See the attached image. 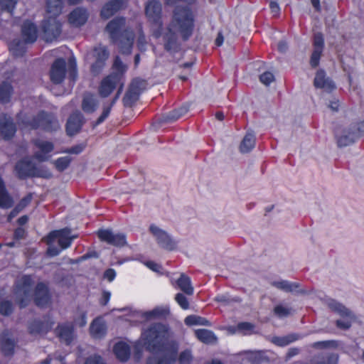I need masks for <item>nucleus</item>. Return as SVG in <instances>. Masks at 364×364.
<instances>
[{
  "label": "nucleus",
  "mask_w": 364,
  "mask_h": 364,
  "mask_svg": "<svg viewBox=\"0 0 364 364\" xmlns=\"http://www.w3.org/2000/svg\"><path fill=\"white\" fill-rule=\"evenodd\" d=\"M126 18L117 16L111 20L105 27L112 43L117 44L122 54H129L132 52L134 41V33L125 28Z\"/></svg>",
  "instance_id": "obj_3"
},
{
  "label": "nucleus",
  "mask_w": 364,
  "mask_h": 364,
  "mask_svg": "<svg viewBox=\"0 0 364 364\" xmlns=\"http://www.w3.org/2000/svg\"><path fill=\"white\" fill-rule=\"evenodd\" d=\"M337 144L339 147L346 146L352 144L357 139L355 134L349 132L348 134L337 136Z\"/></svg>",
  "instance_id": "obj_43"
},
{
  "label": "nucleus",
  "mask_w": 364,
  "mask_h": 364,
  "mask_svg": "<svg viewBox=\"0 0 364 364\" xmlns=\"http://www.w3.org/2000/svg\"><path fill=\"white\" fill-rule=\"evenodd\" d=\"M60 252V250L54 246H49L47 249L46 253L50 257L58 256Z\"/></svg>",
  "instance_id": "obj_61"
},
{
  "label": "nucleus",
  "mask_w": 364,
  "mask_h": 364,
  "mask_svg": "<svg viewBox=\"0 0 364 364\" xmlns=\"http://www.w3.org/2000/svg\"><path fill=\"white\" fill-rule=\"evenodd\" d=\"M50 79L55 85L63 82L66 75V62L64 58H58L54 60L50 69Z\"/></svg>",
  "instance_id": "obj_11"
},
{
  "label": "nucleus",
  "mask_w": 364,
  "mask_h": 364,
  "mask_svg": "<svg viewBox=\"0 0 364 364\" xmlns=\"http://www.w3.org/2000/svg\"><path fill=\"white\" fill-rule=\"evenodd\" d=\"M184 322L187 326H210V323L207 318L197 315H190L186 316L184 320Z\"/></svg>",
  "instance_id": "obj_38"
},
{
  "label": "nucleus",
  "mask_w": 364,
  "mask_h": 364,
  "mask_svg": "<svg viewBox=\"0 0 364 364\" xmlns=\"http://www.w3.org/2000/svg\"><path fill=\"white\" fill-rule=\"evenodd\" d=\"M89 14L86 9L77 7L68 15L69 23L75 27H80L86 23Z\"/></svg>",
  "instance_id": "obj_21"
},
{
  "label": "nucleus",
  "mask_w": 364,
  "mask_h": 364,
  "mask_svg": "<svg viewBox=\"0 0 364 364\" xmlns=\"http://www.w3.org/2000/svg\"><path fill=\"white\" fill-rule=\"evenodd\" d=\"M52 296L47 284L39 282L33 290V302L39 308H46L50 304Z\"/></svg>",
  "instance_id": "obj_7"
},
{
  "label": "nucleus",
  "mask_w": 364,
  "mask_h": 364,
  "mask_svg": "<svg viewBox=\"0 0 364 364\" xmlns=\"http://www.w3.org/2000/svg\"><path fill=\"white\" fill-rule=\"evenodd\" d=\"M259 80L265 85H269L274 80V76L271 72L267 71L259 75Z\"/></svg>",
  "instance_id": "obj_53"
},
{
  "label": "nucleus",
  "mask_w": 364,
  "mask_h": 364,
  "mask_svg": "<svg viewBox=\"0 0 364 364\" xmlns=\"http://www.w3.org/2000/svg\"><path fill=\"white\" fill-rule=\"evenodd\" d=\"M126 5L127 1L125 0H110L102 6L100 11V16L103 19H108L117 11L125 8Z\"/></svg>",
  "instance_id": "obj_17"
},
{
  "label": "nucleus",
  "mask_w": 364,
  "mask_h": 364,
  "mask_svg": "<svg viewBox=\"0 0 364 364\" xmlns=\"http://www.w3.org/2000/svg\"><path fill=\"white\" fill-rule=\"evenodd\" d=\"M24 129L31 130L41 129L46 132H53L60 128L59 122L54 114L45 110L39 111L31 118L25 117L19 122Z\"/></svg>",
  "instance_id": "obj_5"
},
{
  "label": "nucleus",
  "mask_w": 364,
  "mask_h": 364,
  "mask_svg": "<svg viewBox=\"0 0 364 364\" xmlns=\"http://www.w3.org/2000/svg\"><path fill=\"white\" fill-rule=\"evenodd\" d=\"M14 199L6 190L5 183L0 176V208L9 209L14 205Z\"/></svg>",
  "instance_id": "obj_27"
},
{
  "label": "nucleus",
  "mask_w": 364,
  "mask_h": 364,
  "mask_svg": "<svg viewBox=\"0 0 364 364\" xmlns=\"http://www.w3.org/2000/svg\"><path fill=\"white\" fill-rule=\"evenodd\" d=\"M296 338L294 337V336H289L287 337L278 338H277V344L281 346H284L289 345L292 341H294Z\"/></svg>",
  "instance_id": "obj_57"
},
{
  "label": "nucleus",
  "mask_w": 364,
  "mask_h": 364,
  "mask_svg": "<svg viewBox=\"0 0 364 364\" xmlns=\"http://www.w3.org/2000/svg\"><path fill=\"white\" fill-rule=\"evenodd\" d=\"M328 306L331 309L335 312H337L341 316H350V311L341 303H338L336 301H332L329 303Z\"/></svg>",
  "instance_id": "obj_44"
},
{
  "label": "nucleus",
  "mask_w": 364,
  "mask_h": 364,
  "mask_svg": "<svg viewBox=\"0 0 364 364\" xmlns=\"http://www.w3.org/2000/svg\"><path fill=\"white\" fill-rule=\"evenodd\" d=\"M104 275L105 277L107 278L109 282H112L116 277V272L114 269L109 268L105 272Z\"/></svg>",
  "instance_id": "obj_62"
},
{
  "label": "nucleus",
  "mask_w": 364,
  "mask_h": 364,
  "mask_svg": "<svg viewBox=\"0 0 364 364\" xmlns=\"http://www.w3.org/2000/svg\"><path fill=\"white\" fill-rule=\"evenodd\" d=\"M111 294L109 291H104L102 297L100 300V304L102 306H106L110 300Z\"/></svg>",
  "instance_id": "obj_60"
},
{
  "label": "nucleus",
  "mask_w": 364,
  "mask_h": 364,
  "mask_svg": "<svg viewBox=\"0 0 364 364\" xmlns=\"http://www.w3.org/2000/svg\"><path fill=\"white\" fill-rule=\"evenodd\" d=\"M178 287L185 294L192 295L193 294V287L189 277L185 274H181L180 277L176 280Z\"/></svg>",
  "instance_id": "obj_32"
},
{
  "label": "nucleus",
  "mask_w": 364,
  "mask_h": 364,
  "mask_svg": "<svg viewBox=\"0 0 364 364\" xmlns=\"http://www.w3.org/2000/svg\"><path fill=\"white\" fill-rule=\"evenodd\" d=\"M150 232L156 237L158 245L167 250H173L176 247V242L164 230L160 229L155 225H151Z\"/></svg>",
  "instance_id": "obj_10"
},
{
  "label": "nucleus",
  "mask_w": 364,
  "mask_h": 364,
  "mask_svg": "<svg viewBox=\"0 0 364 364\" xmlns=\"http://www.w3.org/2000/svg\"><path fill=\"white\" fill-rule=\"evenodd\" d=\"M216 302L222 303V304H228L230 301V299L228 296L225 294H218L215 297L214 299Z\"/></svg>",
  "instance_id": "obj_64"
},
{
  "label": "nucleus",
  "mask_w": 364,
  "mask_h": 364,
  "mask_svg": "<svg viewBox=\"0 0 364 364\" xmlns=\"http://www.w3.org/2000/svg\"><path fill=\"white\" fill-rule=\"evenodd\" d=\"M122 85H121L120 87L118 89V90H117L115 96L112 99L111 103L108 106L104 107L102 114H100V116L97 118V121L95 122V125L100 124L108 117V116L109 115V114L111 112L112 107L115 104L116 101L118 100V98L122 92Z\"/></svg>",
  "instance_id": "obj_34"
},
{
  "label": "nucleus",
  "mask_w": 364,
  "mask_h": 364,
  "mask_svg": "<svg viewBox=\"0 0 364 364\" xmlns=\"http://www.w3.org/2000/svg\"><path fill=\"white\" fill-rule=\"evenodd\" d=\"M17 131L16 125L11 117L0 116V136L4 140L11 139Z\"/></svg>",
  "instance_id": "obj_15"
},
{
  "label": "nucleus",
  "mask_w": 364,
  "mask_h": 364,
  "mask_svg": "<svg viewBox=\"0 0 364 364\" xmlns=\"http://www.w3.org/2000/svg\"><path fill=\"white\" fill-rule=\"evenodd\" d=\"M168 327L161 323L151 324L142 333L146 350L153 355L161 354L160 357L149 356L146 364H173L177 360L179 364H191L193 360L191 350L182 351L178 358V345L174 341H168Z\"/></svg>",
  "instance_id": "obj_1"
},
{
  "label": "nucleus",
  "mask_w": 364,
  "mask_h": 364,
  "mask_svg": "<svg viewBox=\"0 0 364 364\" xmlns=\"http://www.w3.org/2000/svg\"><path fill=\"white\" fill-rule=\"evenodd\" d=\"M15 171L18 178L21 180L33 178L36 164L29 159H22L16 162Z\"/></svg>",
  "instance_id": "obj_14"
},
{
  "label": "nucleus",
  "mask_w": 364,
  "mask_h": 364,
  "mask_svg": "<svg viewBox=\"0 0 364 364\" xmlns=\"http://www.w3.org/2000/svg\"><path fill=\"white\" fill-rule=\"evenodd\" d=\"M254 327V325L250 322H240L237 325V329L242 332L251 331Z\"/></svg>",
  "instance_id": "obj_56"
},
{
  "label": "nucleus",
  "mask_w": 364,
  "mask_h": 364,
  "mask_svg": "<svg viewBox=\"0 0 364 364\" xmlns=\"http://www.w3.org/2000/svg\"><path fill=\"white\" fill-rule=\"evenodd\" d=\"M58 238V243L61 250H65L70 247L73 242V237L70 236V230L68 229H61Z\"/></svg>",
  "instance_id": "obj_35"
},
{
  "label": "nucleus",
  "mask_w": 364,
  "mask_h": 364,
  "mask_svg": "<svg viewBox=\"0 0 364 364\" xmlns=\"http://www.w3.org/2000/svg\"><path fill=\"white\" fill-rule=\"evenodd\" d=\"M17 0H0V6L1 11H6L12 13L14 10Z\"/></svg>",
  "instance_id": "obj_47"
},
{
  "label": "nucleus",
  "mask_w": 364,
  "mask_h": 364,
  "mask_svg": "<svg viewBox=\"0 0 364 364\" xmlns=\"http://www.w3.org/2000/svg\"><path fill=\"white\" fill-rule=\"evenodd\" d=\"M10 51L15 57H22L26 52V47L25 43L21 41H14L10 46Z\"/></svg>",
  "instance_id": "obj_40"
},
{
  "label": "nucleus",
  "mask_w": 364,
  "mask_h": 364,
  "mask_svg": "<svg viewBox=\"0 0 364 364\" xmlns=\"http://www.w3.org/2000/svg\"><path fill=\"white\" fill-rule=\"evenodd\" d=\"M37 26L31 20H26L21 26V35L25 43H33L38 38Z\"/></svg>",
  "instance_id": "obj_19"
},
{
  "label": "nucleus",
  "mask_w": 364,
  "mask_h": 364,
  "mask_svg": "<svg viewBox=\"0 0 364 364\" xmlns=\"http://www.w3.org/2000/svg\"><path fill=\"white\" fill-rule=\"evenodd\" d=\"M86 148V144L82 143L73 146L70 148L66 149L63 152L70 154H79L82 153Z\"/></svg>",
  "instance_id": "obj_51"
},
{
  "label": "nucleus",
  "mask_w": 364,
  "mask_h": 364,
  "mask_svg": "<svg viewBox=\"0 0 364 364\" xmlns=\"http://www.w3.org/2000/svg\"><path fill=\"white\" fill-rule=\"evenodd\" d=\"M71 161L72 158L67 156L58 158L53 164L58 171L63 172L70 166Z\"/></svg>",
  "instance_id": "obj_42"
},
{
  "label": "nucleus",
  "mask_w": 364,
  "mask_h": 364,
  "mask_svg": "<svg viewBox=\"0 0 364 364\" xmlns=\"http://www.w3.org/2000/svg\"><path fill=\"white\" fill-rule=\"evenodd\" d=\"M336 326L340 329L347 330L350 328L351 322L350 321L337 320L336 321Z\"/></svg>",
  "instance_id": "obj_59"
},
{
  "label": "nucleus",
  "mask_w": 364,
  "mask_h": 364,
  "mask_svg": "<svg viewBox=\"0 0 364 364\" xmlns=\"http://www.w3.org/2000/svg\"><path fill=\"white\" fill-rule=\"evenodd\" d=\"M269 9L271 10V12L274 15H277L279 14L280 8L277 1H271L269 3Z\"/></svg>",
  "instance_id": "obj_63"
},
{
  "label": "nucleus",
  "mask_w": 364,
  "mask_h": 364,
  "mask_svg": "<svg viewBox=\"0 0 364 364\" xmlns=\"http://www.w3.org/2000/svg\"><path fill=\"white\" fill-rule=\"evenodd\" d=\"M84 364H106L102 358L98 355H91L86 358Z\"/></svg>",
  "instance_id": "obj_54"
},
{
  "label": "nucleus",
  "mask_w": 364,
  "mask_h": 364,
  "mask_svg": "<svg viewBox=\"0 0 364 364\" xmlns=\"http://www.w3.org/2000/svg\"><path fill=\"white\" fill-rule=\"evenodd\" d=\"M10 332L8 329L3 331L0 334V346L4 356H11L14 354L15 341L9 338Z\"/></svg>",
  "instance_id": "obj_23"
},
{
  "label": "nucleus",
  "mask_w": 364,
  "mask_h": 364,
  "mask_svg": "<svg viewBox=\"0 0 364 364\" xmlns=\"http://www.w3.org/2000/svg\"><path fill=\"white\" fill-rule=\"evenodd\" d=\"M314 85L316 88L323 89L327 92H331L336 88V85L332 80L326 77L323 70H317L314 80Z\"/></svg>",
  "instance_id": "obj_24"
},
{
  "label": "nucleus",
  "mask_w": 364,
  "mask_h": 364,
  "mask_svg": "<svg viewBox=\"0 0 364 364\" xmlns=\"http://www.w3.org/2000/svg\"><path fill=\"white\" fill-rule=\"evenodd\" d=\"M119 81V77L116 73H112L105 77L99 86V94L102 97H108L115 89Z\"/></svg>",
  "instance_id": "obj_16"
},
{
  "label": "nucleus",
  "mask_w": 364,
  "mask_h": 364,
  "mask_svg": "<svg viewBox=\"0 0 364 364\" xmlns=\"http://www.w3.org/2000/svg\"><path fill=\"white\" fill-rule=\"evenodd\" d=\"M113 352L116 358L121 362H126L130 358V347L125 342L119 341L116 343L113 347Z\"/></svg>",
  "instance_id": "obj_26"
},
{
  "label": "nucleus",
  "mask_w": 364,
  "mask_h": 364,
  "mask_svg": "<svg viewBox=\"0 0 364 364\" xmlns=\"http://www.w3.org/2000/svg\"><path fill=\"white\" fill-rule=\"evenodd\" d=\"M314 50L310 58V65L313 68L318 66L320 59L323 52L325 43L324 37L322 33L317 32L313 37Z\"/></svg>",
  "instance_id": "obj_12"
},
{
  "label": "nucleus",
  "mask_w": 364,
  "mask_h": 364,
  "mask_svg": "<svg viewBox=\"0 0 364 364\" xmlns=\"http://www.w3.org/2000/svg\"><path fill=\"white\" fill-rule=\"evenodd\" d=\"M14 307L13 303L9 300H2L0 301V314L4 316H9L14 312Z\"/></svg>",
  "instance_id": "obj_45"
},
{
  "label": "nucleus",
  "mask_w": 364,
  "mask_h": 364,
  "mask_svg": "<svg viewBox=\"0 0 364 364\" xmlns=\"http://www.w3.org/2000/svg\"><path fill=\"white\" fill-rule=\"evenodd\" d=\"M69 66H70V68H69V78L75 82L76 78H77V65H76V62H75V60L73 58H70L69 59Z\"/></svg>",
  "instance_id": "obj_52"
},
{
  "label": "nucleus",
  "mask_w": 364,
  "mask_h": 364,
  "mask_svg": "<svg viewBox=\"0 0 364 364\" xmlns=\"http://www.w3.org/2000/svg\"><path fill=\"white\" fill-rule=\"evenodd\" d=\"M33 178H42L45 179H49L53 177L52 172L44 166L38 167L36 165V171H34Z\"/></svg>",
  "instance_id": "obj_46"
},
{
  "label": "nucleus",
  "mask_w": 364,
  "mask_h": 364,
  "mask_svg": "<svg viewBox=\"0 0 364 364\" xmlns=\"http://www.w3.org/2000/svg\"><path fill=\"white\" fill-rule=\"evenodd\" d=\"M272 285L276 288L283 290L286 292H292L296 291L300 287L299 283L289 282L286 280L275 281L272 282Z\"/></svg>",
  "instance_id": "obj_37"
},
{
  "label": "nucleus",
  "mask_w": 364,
  "mask_h": 364,
  "mask_svg": "<svg viewBox=\"0 0 364 364\" xmlns=\"http://www.w3.org/2000/svg\"><path fill=\"white\" fill-rule=\"evenodd\" d=\"M82 108L86 113H93L97 108V102L91 95L85 96L82 100Z\"/></svg>",
  "instance_id": "obj_39"
},
{
  "label": "nucleus",
  "mask_w": 364,
  "mask_h": 364,
  "mask_svg": "<svg viewBox=\"0 0 364 364\" xmlns=\"http://www.w3.org/2000/svg\"><path fill=\"white\" fill-rule=\"evenodd\" d=\"M56 333L61 342L70 345L73 340L74 327L70 323L60 324L56 328Z\"/></svg>",
  "instance_id": "obj_25"
},
{
  "label": "nucleus",
  "mask_w": 364,
  "mask_h": 364,
  "mask_svg": "<svg viewBox=\"0 0 364 364\" xmlns=\"http://www.w3.org/2000/svg\"><path fill=\"white\" fill-rule=\"evenodd\" d=\"M274 314L279 318L286 317L291 314V309L279 304L274 306Z\"/></svg>",
  "instance_id": "obj_48"
},
{
  "label": "nucleus",
  "mask_w": 364,
  "mask_h": 364,
  "mask_svg": "<svg viewBox=\"0 0 364 364\" xmlns=\"http://www.w3.org/2000/svg\"><path fill=\"white\" fill-rule=\"evenodd\" d=\"M90 332L93 337L100 338L105 334V327L98 318L92 321L90 326Z\"/></svg>",
  "instance_id": "obj_36"
},
{
  "label": "nucleus",
  "mask_w": 364,
  "mask_h": 364,
  "mask_svg": "<svg viewBox=\"0 0 364 364\" xmlns=\"http://www.w3.org/2000/svg\"><path fill=\"white\" fill-rule=\"evenodd\" d=\"M34 284L33 278L31 274H24L21 277L19 284L17 285V289L23 291V296L18 299L17 303L21 309L26 308L29 303L28 296L30 290Z\"/></svg>",
  "instance_id": "obj_9"
},
{
  "label": "nucleus",
  "mask_w": 364,
  "mask_h": 364,
  "mask_svg": "<svg viewBox=\"0 0 364 364\" xmlns=\"http://www.w3.org/2000/svg\"><path fill=\"white\" fill-rule=\"evenodd\" d=\"M194 22V16L188 6H176L171 21L163 35L164 49L168 52L178 51L180 45L177 34L173 28L178 31L183 41H187L193 33Z\"/></svg>",
  "instance_id": "obj_2"
},
{
  "label": "nucleus",
  "mask_w": 364,
  "mask_h": 364,
  "mask_svg": "<svg viewBox=\"0 0 364 364\" xmlns=\"http://www.w3.org/2000/svg\"><path fill=\"white\" fill-rule=\"evenodd\" d=\"M32 144L40 150L39 152L34 154V158L39 161H47V155L54 150V144L51 141L36 139L32 140Z\"/></svg>",
  "instance_id": "obj_18"
},
{
  "label": "nucleus",
  "mask_w": 364,
  "mask_h": 364,
  "mask_svg": "<svg viewBox=\"0 0 364 364\" xmlns=\"http://www.w3.org/2000/svg\"><path fill=\"white\" fill-rule=\"evenodd\" d=\"M60 232H61V231H60V230H53V231L50 232L46 237L47 244L50 245L52 242H53L55 239H58V236L60 235L59 233H60Z\"/></svg>",
  "instance_id": "obj_58"
},
{
  "label": "nucleus",
  "mask_w": 364,
  "mask_h": 364,
  "mask_svg": "<svg viewBox=\"0 0 364 364\" xmlns=\"http://www.w3.org/2000/svg\"><path fill=\"white\" fill-rule=\"evenodd\" d=\"M145 14L152 26V36L159 38L162 36V6L157 0L149 1L145 6Z\"/></svg>",
  "instance_id": "obj_6"
},
{
  "label": "nucleus",
  "mask_w": 364,
  "mask_h": 364,
  "mask_svg": "<svg viewBox=\"0 0 364 364\" xmlns=\"http://www.w3.org/2000/svg\"><path fill=\"white\" fill-rule=\"evenodd\" d=\"M188 112V108L186 107H181L178 109H174L169 112L165 117L166 122H174L183 116Z\"/></svg>",
  "instance_id": "obj_41"
},
{
  "label": "nucleus",
  "mask_w": 364,
  "mask_h": 364,
  "mask_svg": "<svg viewBox=\"0 0 364 364\" xmlns=\"http://www.w3.org/2000/svg\"><path fill=\"white\" fill-rule=\"evenodd\" d=\"M196 338L203 343L210 344L217 341V337L215 333L208 329L200 328L195 331Z\"/></svg>",
  "instance_id": "obj_30"
},
{
  "label": "nucleus",
  "mask_w": 364,
  "mask_h": 364,
  "mask_svg": "<svg viewBox=\"0 0 364 364\" xmlns=\"http://www.w3.org/2000/svg\"><path fill=\"white\" fill-rule=\"evenodd\" d=\"M83 124V117L80 112L72 113L66 122L65 129L67 134L73 136L78 133Z\"/></svg>",
  "instance_id": "obj_20"
},
{
  "label": "nucleus",
  "mask_w": 364,
  "mask_h": 364,
  "mask_svg": "<svg viewBox=\"0 0 364 364\" xmlns=\"http://www.w3.org/2000/svg\"><path fill=\"white\" fill-rule=\"evenodd\" d=\"M97 235L101 241L113 246L123 247L127 243L124 234H114L108 229H100L97 231Z\"/></svg>",
  "instance_id": "obj_13"
},
{
  "label": "nucleus",
  "mask_w": 364,
  "mask_h": 364,
  "mask_svg": "<svg viewBox=\"0 0 364 364\" xmlns=\"http://www.w3.org/2000/svg\"><path fill=\"white\" fill-rule=\"evenodd\" d=\"M170 314L169 309L164 307H156L151 311L144 313L143 316L147 319H164Z\"/></svg>",
  "instance_id": "obj_29"
},
{
  "label": "nucleus",
  "mask_w": 364,
  "mask_h": 364,
  "mask_svg": "<svg viewBox=\"0 0 364 364\" xmlns=\"http://www.w3.org/2000/svg\"><path fill=\"white\" fill-rule=\"evenodd\" d=\"M112 68L114 70L119 73L120 74H123L127 70L126 65L123 63L119 56L117 55L114 58Z\"/></svg>",
  "instance_id": "obj_50"
},
{
  "label": "nucleus",
  "mask_w": 364,
  "mask_h": 364,
  "mask_svg": "<svg viewBox=\"0 0 364 364\" xmlns=\"http://www.w3.org/2000/svg\"><path fill=\"white\" fill-rule=\"evenodd\" d=\"M255 146V136L252 133H247L240 145L242 153L250 152Z\"/></svg>",
  "instance_id": "obj_33"
},
{
  "label": "nucleus",
  "mask_w": 364,
  "mask_h": 364,
  "mask_svg": "<svg viewBox=\"0 0 364 364\" xmlns=\"http://www.w3.org/2000/svg\"><path fill=\"white\" fill-rule=\"evenodd\" d=\"M109 52L105 46H96L93 49L95 62L92 64L90 71L93 75H99L104 69Z\"/></svg>",
  "instance_id": "obj_8"
},
{
  "label": "nucleus",
  "mask_w": 364,
  "mask_h": 364,
  "mask_svg": "<svg viewBox=\"0 0 364 364\" xmlns=\"http://www.w3.org/2000/svg\"><path fill=\"white\" fill-rule=\"evenodd\" d=\"M175 300L183 309L186 310L190 306L188 299L182 293L176 294L175 296Z\"/></svg>",
  "instance_id": "obj_49"
},
{
  "label": "nucleus",
  "mask_w": 364,
  "mask_h": 364,
  "mask_svg": "<svg viewBox=\"0 0 364 364\" xmlns=\"http://www.w3.org/2000/svg\"><path fill=\"white\" fill-rule=\"evenodd\" d=\"M140 95L138 80H133L124 96L123 97V105L126 107H131L138 100Z\"/></svg>",
  "instance_id": "obj_22"
},
{
  "label": "nucleus",
  "mask_w": 364,
  "mask_h": 364,
  "mask_svg": "<svg viewBox=\"0 0 364 364\" xmlns=\"http://www.w3.org/2000/svg\"><path fill=\"white\" fill-rule=\"evenodd\" d=\"M52 322L34 320L30 323L28 330L31 334L47 333L52 328Z\"/></svg>",
  "instance_id": "obj_28"
},
{
  "label": "nucleus",
  "mask_w": 364,
  "mask_h": 364,
  "mask_svg": "<svg viewBox=\"0 0 364 364\" xmlns=\"http://www.w3.org/2000/svg\"><path fill=\"white\" fill-rule=\"evenodd\" d=\"M14 88L11 83L4 81L0 84V102L7 104L11 101Z\"/></svg>",
  "instance_id": "obj_31"
},
{
  "label": "nucleus",
  "mask_w": 364,
  "mask_h": 364,
  "mask_svg": "<svg viewBox=\"0 0 364 364\" xmlns=\"http://www.w3.org/2000/svg\"><path fill=\"white\" fill-rule=\"evenodd\" d=\"M63 0H47L46 11L53 16H48L41 23L42 31L46 41L56 39L61 33L62 23L58 17L62 12Z\"/></svg>",
  "instance_id": "obj_4"
},
{
  "label": "nucleus",
  "mask_w": 364,
  "mask_h": 364,
  "mask_svg": "<svg viewBox=\"0 0 364 364\" xmlns=\"http://www.w3.org/2000/svg\"><path fill=\"white\" fill-rule=\"evenodd\" d=\"M26 236V231L24 228H21V227H18L17 228H16L14 231V235H13V237H14V240H22L23 238H25Z\"/></svg>",
  "instance_id": "obj_55"
}]
</instances>
